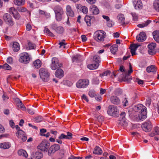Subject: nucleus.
<instances>
[{
  "mask_svg": "<svg viewBox=\"0 0 159 159\" xmlns=\"http://www.w3.org/2000/svg\"><path fill=\"white\" fill-rule=\"evenodd\" d=\"M134 110L136 112H139V119L143 120L147 117V110L146 107L142 104H139L134 107Z\"/></svg>",
  "mask_w": 159,
  "mask_h": 159,
  "instance_id": "obj_1",
  "label": "nucleus"
},
{
  "mask_svg": "<svg viewBox=\"0 0 159 159\" xmlns=\"http://www.w3.org/2000/svg\"><path fill=\"white\" fill-rule=\"evenodd\" d=\"M44 31L46 33L48 36L53 37L55 35L52 33L47 27H45L44 28Z\"/></svg>",
  "mask_w": 159,
  "mask_h": 159,
  "instance_id": "obj_35",
  "label": "nucleus"
},
{
  "mask_svg": "<svg viewBox=\"0 0 159 159\" xmlns=\"http://www.w3.org/2000/svg\"><path fill=\"white\" fill-rule=\"evenodd\" d=\"M114 24V23L112 20H110L107 23V26L109 27H112Z\"/></svg>",
  "mask_w": 159,
  "mask_h": 159,
  "instance_id": "obj_48",
  "label": "nucleus"
},
{
  "mask_svg": "<svg viewBox=\"0 0 159 159\" xmlns=\"http://www.w3.org/2000/svg\"><path fill=\"white\" fill-rule=\"evenodd\" d=\"M66 43H65L63 42H60L59 43V45H60L59 48H61V47L63 46L64 48H65V45H66Z\"/></svg>",
  "mask_w": 159,
  "mask_h": 159,
  "instance_id": "obj_58",
  "label": "nucleus"
},
{
  "mask_svg": "<svg viewBox=\"0 0 159 159\" xmlns=\"http://www.w3.org/2000/svg\"><path fill=\"white\" fill-rule=\"evenodd\" d=\"M146 39V35L145 32H140L139 35L136 37V39L139 42L144 41Z\"/></svg>",
  "mask_w": 159,
  "mask_h": 159,
  "instance_id": "obj_17",
  "label": "nucleus"
},
{
  "mask_svg": "<svg viewBox=\"0 0 159 159\" xmlns=\"http://www.w3.org/2000/svg\"><path fill=\"white\" fill-rule=\"evenodd\" d=\"M86 1L90 4H93L95 3L96 0H86Z\"/></svg>",
  "mask_w": 159,
  "mask_h": 159,
  "instance_id": "obj_63",
  "label": "nucleus"
},
{
  "mask_svg": "<svg viewBox=\"0 0 159 159\" xmlns=\"http://www.w3.org/2000/svg\"><path fill=\"white\" fill-rule=\"evenodd\" d=\"M14 3L15 5L18 6L23 5L25 3V0H14Z\"/></svg>",
  "mask_w": 159,
  "mask_h": 159,
  "instance_id": "obj_37",
  "label": "nucleus"
},
{
  "mask_svg": "<svg viewBox=\"0 0 159 159\" xmlns=\"http://www.w3.org/2000/svg\"><path fill=\"white\" fill-rule=\"evenodd\" d=\"M133 3L135 9L140 10L142 8L143 4L140 0H134Z\"/></svg>",
  "mask_w": 159,
  "mask_h": 159,
  "instance_id": "obj_18",
  "label": "nucleus"
},
{
  "mask_svg": "<svg viewBox=\"0 0 159 159\" xmlns=\"http://www.w3.org/2000/svg\"><path fill=\"white\" fill-rule=\"evenodd\" d=\"M120 117H121L122 119L121 120V122H123L124 123H126V119L125 118V112H122L120 114Z\"/></svg>",
  "mask_w": 159,
  "mask_h": 159,
  "instance_id": "obj_43",
  "label": "nucleus"
},
{
  "mask_svg": "<svg viewBox=\"0 0 159 159\" xmlns=\"http://www.w3.org/2000/svg\"><path fill=\"white\" fill-rule=\"evenodd\" d=\"M156 44L155 43H151L148 44V53L150 55L155 54L156 53V51L155 48L156 47Z\"/></svg>",
  "mask_w": 159,
  "mask_h": 159,
  "instance_id": "obj_16",
  "label": "nucleus"
},
{
  "mask_svg": "<svg viewBox=\"0 0 159 159\" xmlns=\"http://www.w3.org/2000/svg\"><path fill=\"white\" fill-rule=\"evenodd\" d=\"M88 95L91 98L95 97L96 96L95 91L93 90H90L89 92Z\"/></svg>",
  "mask_w": 159,
  "mask_h": 159,
  "instance_id": "obj_42",
  "label": "nucleus"
},
{
  "mask_svg": "<svg viewBox=\"0 0 159 159\" xmlns=\"http://www.w3.org/2000/svg\"><path fill=\"white\" fill-rule=\"evenodd\" d=\"M153 132V134L155 135L159 134V128L157 126L155 127Z\"/></svg>",
  "mask_w": 159,
  "mask_h": 159,
  "instance_id": "obj_44",
  "label": "nucleus"
},
{
  "mask_svg": "<svg viewBox=\"0 0 159 159\" xmlns=\"http://www.w3.org/2000/svg\"><path fill=\"white\" fill-rule=\"evenodd\" d=\"M91 18L90 16H86L84 18V20L86 22L87 26H90L91 25L90 21L91 20Z\"/></svg>",
  "mask_w": 159,
  "mask_h": 159,
  "instance_id": "obj_36",
  "label": "nucleus"
},
{
  "mask_svg": "<svg viewBox=\"0 0 159 159\" xmlns=\"http://www.w3.org/2000/svg\"><path fill=\"white\" fill-rule=\"evenodd\" d=\"M33 64L35 68H39L41 66V62L40 60L37 59L33 62Z\"/></svg>",
  "mask_w": 159,
  "mask_h": 159,
  "instance_id": "obj_33",
  "label": "nucleus"
},
{
  "mask_svg": "<svg viewBox=\"0 0 159 159\" xmlns=\"http://www.w3.org/2000/svg\"><path fill=\"white\" fill-rule=\"evenodd\" d=\"M9 12L13 15V17L16 19H19L20 17V14L13 7L10 8Z\"/></svg>",
  "mask_w": 159,
  "mask_h": 159,
  "instance_id": "obj_15",
  "label": "nucleus"
},
{
  "mask_svg": "<svg viewBox=\"0 0 159 159\" xmlns=\"http://www.w3.org/2000/svg\"><path fill=\"white\" fill-rule=\"evenodd\" d=\"M157 71L156 68L155 66L152 65L148 66L146 68V71L148 72H152L154 73L156 72Z\"/></svg>",
  "mask_w": 159,
  "mask_h": 159,
  "instance_id": "obj_24",
  "label": "nucleus"
},
{
  "mask_svg": "<svg viewBox=\"0 0 159 159\" xmlns=\"http://www.w3.org/2000/svg\"><path fill=\"white\" fill-rule=\"evenodd\" d=\"M157 31H154L152 33V35L154 40L157 42L159 43V36L157 34Z\"/></svg>",
  "mask_w": 159,
  "mask_h": 159,
  "instance_id": "obj_39",
  "label": "nucleus"
},
{
  "mask_svg": "<svg viewBox=\"0 0 159 159\" xmlns=\"http://www.w3.org/2000/svg\"><path fill=\"white\" fill-rule=\"evenodd\" d=\"M72 134L71 133L68 132L67 133V135H65L64 134H62L58 137V139H72Z\"/></svg>",
  "mask_w": 159,
  "mask_h": 159,
  "instance_id": "obj_20",
  "label": "nucleus"
},
{
  "mask_svg": "<svg viewBox=\"0 0 159 159\" xmlns=\"http://www.w3.org/2000/svg\"><path fill=\"white\" fill-rule=\"evenodd\" d=\"M27 111L28 113L31 115H33L34 114V110L32 109H27Z\"/></svg>",
  "mask_w": 159,
  "mask_h": 159,
  "instance_id": "obj_60",
  "label": "nucleus"
},
{
  "mask_svg": "<svg viewBox=\"0 0 159 159\" xmlns=\"http://www.w3.org/2000/svg\"><path fill=\"white\" fill-rule=\"evenodd\" d=\"M66 11L68 16L73 17L74 16V12L72 10L70 6L68 5L66 7Z\"/></svg>",
  "mask_w": 159,
  "mask_h": 159,
  "instance_id": "obj_22",
  "label": "nucleus"
},
{
  "mask_svg": "<svg viewBox=\"0 0 159 159\" xmlns=\"http://www.w3.org/2000/svg\"><path fill=\"white\" fill-rule=\"evenodd\" d=\"M60 149V146L58 144H54L51 146L48 150V154L49 156L53 153Z\"/></svg>",
  "mask_w": 159,
  "mask_h": 159,
  "instance_id": "obj_13",
  "label": "nucleus"
},
{
  "mask_svg": "<svg viewBox=\"0 0 159 159\" xmlns=\"http://www.w3.org/2000/svg\"><path fill=\"white\" fill-rule=\"evenodd\" d=\"M118 46L116 44H114L110 47L111 52L113 54H115L118 50Z\"/></svg>",
  "mask_w": 159,
  "mask_h": 159,
  "instance_id": "obj_31",
  "label": "nucleus"
},
{
  "mask_svg": "<svg viewBox=\"0 0 159 159\" xmlns=\"http://www.w3.org/2000/svg\"><path fill=\"white\" fill-rule=\"evenodd\" d=\"M110 101L112 103L115 105H118L120 102L119 98L116 96H113L110 98Z\"/></svg>",
  "mask_w": 159,
  "mask_h": 159,
  "instance_id": "obj_19",
  "label": "nucleus"
},
{
  "mask_svg": "<svg viewBox=\"0 0 159 159\" xmlns=\"http://www.w3.org/2000/svg\"><path fill=\"white\" fill-rule=\"evenodd\" d=\"M18 104H19V106L21 108H23V110H24L25 109V107L24 104L22 103L21 101L20 102L18 103Z\"/></svg>",
  "mask_w": 159,
  "mask_h": 159,
  "instance_id": "obj_61",
  "label": "nucleus"
},
{
  "mask_svg": "<svg viewBox=\"0 0 159 159\" xmlns=\"http://www.w3.org/2000/svg\"><path fill=\"white\" fill-rule=\"evenodd\" d=\"M16 135L18 138L21 139L23 142L25 141L27 139L25 133L22 130L17 131L16 133Z\"/></svg>",
  "mask_w": 159,
  "mask_h": 159,
  "instance_id": "obj_14",
  "label": "nucleus"
},
{
  "mask_svg": "<svg viewBox=\"0 0 159 159\" xmlns=\"http://www.w3.org/2000/svg\"><path fill=\"white\" fill-rule=\"evenodd\" d=\"M50 144L45 140L43 141L37 147V148L42 151H48Z\"/></svg>",
  "mask_w": 159,
  "mask_h": 159,
  "instance_id": "obj_7",
  "label": "nucleus"
},
{
  "mask_svg": "<svg viewBox=\"0 0 159 159\" xmlns=\"http://www.w3.org/2000/svg\"><path fill=\"white\" fill-rule=\"evenodd\" d=\"M81 98L82 99L86 101L87 102H88L89 100L85 95L84 94H83Z\"/></svg>",
  "mask_w": 159,
  "mask_h": 159,
  "instance_id": "obj_57",
  "label": "nucleus"
},
{
  "mask_svg": "<svg viewBox=\"0 0 159 159\" xmlns=\"http://www.w3.org/2000/svg\"><path fill=\"white\" fill-rule=\"evenodd\" d=\"M102 151L101 148L98 146H96L94 148L93 153L98 155H101L102 153Z\"/></svg>",
  "mask_w": 159,
  "mask_h": 159,
  "instance_id": "obj_29",
  "label": "nucleus"
},
{
  "mask_svg": "<svg viewBox=\"0 0 159 159\" xmlns=\"http://www.w3.org/2000/svg\"><path fill=\"white\" fill-rule=\"evenodd\" d=\"M90 10L94 15H97L99 13V9L95 5H92L90 7Z\"/></svg>",
  "mask_w": 159,
  "mask_h": 159,
  "instance_id": "obj_23",
  "label": "nucleus"
},
{
  "mask_svg": "<svg viewBox=\"0 0 159 159\" xmlns=\"http://www.w3.org/2000/svg\"><path fill=\"white\" fill-rule=\"evenodd\" d=\"M30 58L27 53H23L20 54V57L19 59L20 62L27 64L29 62Z\"/></svg>",
  "mask_w": 159,
  "mask_h": 159,
  "instance_id": "obj_10",
  "label": "nucleus"
},
{
  "mask_svg": "<svg viewBox=\"0 0 159 159\" xmlns=\"http://www.w3.org/2000/svg\"><path fill=\"white\" fill-rule=\"evenodd\" d=\"M52 29L54 30L57 34H62L64 32V28L61 26H58L57 24L53 23L51 25Z\"/></svg>",
  "mask_w": 159,
  "mask_h": 159,
  "instance_id": "obj_8",
  "label": "nucleus"
},
{
  "mask_svg": "<svg viewBox=\"0 0 159 159\" xmlns=\"http://www.w3.org/2000/svg\"><path fill=\"white\" fill-rule=\"evenodd\" d=\"M62 66V64L59 62L58 58L56 57H53L52 58L51 67L52 70H55L58 68H60Z\"/></svg>",
  "mask_w": 159,
  "mask_h": 159,
  "instance_id": "obj_6",
  "label": "nucleus"
},
{
  "mask_svg": "<svg viewBox=\"0 0 159 159\" xmlns=\"http://www.w3.org/2000/svg\"><path fill=\"white\" fill-rule=\"evenodd\" d=\"M107 112L111 116L116 117L119 115V112L117 107L115 106L111 105L108 106Z\"/></svg>",
  "mask_w": 159,
  "mask_h": 159,
  "instance_id": "obj_3",
  "label": "nucleus"
},
{
  "mask_svg": "<svg viewBox=\"0 0 159 159\" xmlns=\"http://www.w3.org/2000/svg\"><path fill=\"white\" fill-rule=\"evenodd\" d=\"M19 12H24L26 11V9L23 7H19L18 8Z\"/></svg>",
  "mask_w": 159,
  "mask_h": 159,
  "instance_id": "obj_54",
  "label": "nucleus"
},
{
  "mask_svg": "<svg viewBox=\"0 0 159 159\" xmlns=\"http://www.w3.org/2000/svg\"><path fill=\"white\" fill-rule=\"evenodd\" d=\"M89 83L88 80H80L77 82L76 85L79 88H84L89 84Z\"/></svg>",
  "mask_w": 159,
  "mask_h": 159,
  "instance_id": "obj_11",
  "label": "nucleus"
},
{
  "mask_svg": "<svg viewBox=\"0 0 159 159\" xmlns=\"http://www.w3.org/2000/svg\"><path fill=\"white\" fill-rule=\"evenodd\" d=\"M151 22V20H148L144 23L138 25L137 26L139 28H143L147 26Z\"/></svg>",
  "mask_w": 159,
  "mask_h": 159,
  "instance_id": "obj_34",
  "label": "nucleus"
},
{
  "mask_svg": "<svg viewBox=\"0 0 159 159\" xmlns=\"http://www.w3.org/2000/svg\"><path fill=\"white\" fill-rule=\"evenodd\" d=\"M11 147V144L9 142L4 143L0 144V148L4 149H8Z\"/></svg>",
  "mask_w": 159,
  "mask_h": 159,
  "instance_id": "obj_27",
  "label": "nucleus"
},
{
  "mask_svg": "<svg viewBox=\"0 0 159 159\" xmlns=\"http://www.w3.org/2000/svg\"><path fill=\"white\" fill-rule=\"evenodd\" d=\"M3 19L7 24L10 26H12L14 24L11 16L8 13H5L3 16Z\"/></svg>",
  "mask_w": 159,
  "mask_h": 159,
  "instance_id": "obj_9",
  "label": "nucleus"
},
{
  "mask_svg": "<svg viewBox=\"0 0 159 159\" xmlns=\"http://www.w3.org/2000/svg\"><path fill=\"white\" fill-rule=\"evenodd\" d=\"M142 127L144 131L148 132L151 130L152 125L150 121H147L142 124Z\"/></svg>",
  "mask_w": 159,
  "mask_h": 159,
  "instance_id": "obj_12",
  "label": "nucleus"
},
{
  "mask_svg": "<svg viewBox=\"0 0 159 159\" xmlns=\"http://www.w3.org/2000/svg\"><path fill=\"white\" fill-rule=\"evenodd\" d=\"M131 15L133 17V19L134 20H137L138 19V16L136 13H132Z\"/></svg>",
  "mask_w": 159,
  "mask_h": 159,
  "instance_id": "obj_51",
  "label": "nucleus"
},
{
  "mask_svg": "<svg viewBox=\"0 0 159 159\" xmlns=\"http://www.w3.org/2000/svg\"><path fill=\"white\" fill-rule=\"evenodd\" d=\"M117 19H118L121 25H125V17L123 15L121 14L117 16Z\"/></svg>",
  "mask_w": 159,
  "mask_h": 159,
  "instance_id": "obj_26",
  "label": "nucleus"
},
{
  "mask_svg": "<svg viewBox=\"0 0 159 159\" xmlns=\"http://www.w3.org/2000/svg\"><path fill=\"white\" fill-rule=\"evenodd\" d=\"M153 6L155 9L157 11H159V0H156L154 2Z\"/></svg>",
  "mask_w": 159,
  "mask_h": 159,
  "instance_id": "obj_38",
  "label": "nucleus"
},
{
  "mask_svg": "<svg viewBox=\"0 0 159 159\" xmlns=\"http://www.w3.org/2000/svg\"><path fill=\"white\" fill-rule=\"evenodd\" d=\"M7 62L10 64H12L13 63V59L11 57H9L7 59Z\"/></svg>",
  "mask_w": 159,
  "mask_h": 159,
  "instance_id": "obj_55",
  "label": "nucleus"
},
{
  "mask_svg": "<svg viewBox=\"0 0 159 159\" xmlns=\"http://www.w3.org/2000/svg\"><path fill=\"white\" fill-rule=\"evenodd\" d=\"M42 118L40 116H37L34 118V121L36 122H39L42 120Z\"/></svg>",
  "mask_w": 159,
  "mask_h": 159,
  "instance_id": "obj_49",
  "label": "nucleus"
},
{
  "mask_svg": "<svg viewBox=\"0 0 159 159\" xmlns=\"http://www.w3.org/2000/svg\"><path fill=\"white\" fill-rule=\"evenodd\" d=\"M33 156L36 159H40L43 157V154L41 152L37 151L33 153Z\"/></svg>",
  "mask_w": 159,
  "mask_h": 159,
  "instance_id": "obj_25",
  "label": "nucleus"
},
{
  "mask_svg": "<svg viewBox=\"0 0 159 159\" xmlns=\"http://www.w3.org/2000/svg\"><path fill=\"white\" fill-rule=\"evenodd\" d=\"M111 73V72L109 70H107L104 72L103 73H102V74H100V76L102 77L103 76H107L108 75L110 74Z\"/></svg>",
  "mask_w": 159,
  "mask_h": 159,
  "instance_id": "obj_46",
  "label": "nucleus"
},
{
  "mask_svg": "<svg viewBox=\"0 0 159 159\" xmlns=\"http://www.w3.org/2000/svg\"><path fill=\"white\" fill-rule=\"evenodd\" d=\"M93 60L95 63H98V64L100 62V57L97 55H95L93 57Z\"/></svg>",
  "mask_w": 159,
  "mask_h": 159,
  "instance_id": "obj_41",
  "label": "nucleus"
},
{
  "mask_svg": "<svg viewBox=\"0 0 159 159\" xmlns=\"http://www.w3.org/2000/svg\"><path fill=\"white\" fill-rule=\"evenodd\" d=\"M9 124L11 128H14L15 127V124L13 121L11 120L10 121Z\"/></svg>",
  "mask_w": 159,
  "mask_h": 159,
  "instance_id": "obj_56",
  "label": "nucleus"
},
{
  "mask_svg": "<svg viewBox=\"0 0 159 159\" xmlns=\"http://www.w3.org/2000/svg\"><path fill=\"white\" fill-rule=\"evenodd\" d=\"M81 38L82 39V41L83 42H85L87 40V38L85 35H82L81 36Z\"/></svg>",
  "mask_w": 159,
  "mask_h": 159,
  "instance_id": "obj_62",
  "label": "nucleus"
},
{
  "mask_svg": "<svg viewBox=\"0 0 159 159\" xmlns=\"http://www.w3.org/2000/svg\"><path fill=\"white\" fill-rule=\"evenodd\" d=\"M130 52L132 56H133L135 55V50L136 49L133 48V47H132L131 46H130Z\"/></svg>",
  "mask_w": 159,
  "mask_h": 159,
  "instance_id": "obj_50",
  "label": "nucleus"
},
{
  "mask_svg": "<svg viewBox=\"0 0 159 159\" xmlns=\"http://www.w3.org/2000/svg\"><path fill=\"white\" fill-rule=\"evenodd\" d=\"M55 75L57 77L61 79L64 76V72L62 69L59 68L56 70Z\"/></svg>",
  "mask_w": 159,
  "mask_h": 159,
  "instance_id": "obj_21",
  "label": "nucleus"
},
{
  "mask_svg": "<svg viewBox=\"0 0 159 159\" xmlns=\"http://www.w3.org/2000/svg\"><path fill=\"white\" fill-rule=\"evenodd\" d=\"M46 132L47 130L46 129H42L40 130V135L44 136V134H43L46 133Z\"/></svg>",
  "mask_w": 159,
  "mask_h": 159,
  "instance_id": "obj_52",
  "label": "nucleus"
},
{
  "mask_svg": "<svg viewBox=\"0 0 159 159\" xmlns=\"http://www.w3.org/2000/svg\"><path fill=\"white\" fill-rule=\"evenodd\" d=\"M34 44H33V43H30V42H28V43L27 46L26 47V49L27 50L32 49L34 48Z\"/></svg>",
  "mask_w": 159,
  "mask_h": 159,
  "instance_id": "obj_40",
  "label": "nucleus"
},
{
  "mask_svg": "<svg viewBox=\"0 0 159 159\" xmlns=\"http://www.w3.org/2000/svg\"><path fill=\"white\" fill-rule=\"evenodd\" d=\"M18 154L20 156H22L25 157L28 156V154L23 149L19 150L18 152Z\"/></svg>",
  "mask_w": 159,
  "mask_h": 159,
  "instance_id": "obj_28",
  "label": "nucleus"
},
{
  "mask_svg": "<svg viewBox=\"0 0 159 159\" xmlns=\"http://www.w3.org/2000/svg\"><path fill=\"white\" fill-rule=\"evenodd\" d=\"M40 77L44 82H47L49 80V74L48 71L44 68H41L39 70Z\"/></svg>",
  "mask_w": 159,
  "mask_h": 159,
  "instance_id": "obj_4",
  "label": "nucleus"
},
{
  "mask_svg": "<svg viewBox=\"0 0 159 159\" xmlns=\"http://www.w3.org/2000/svg\"><path fill=\"white\" fill-rule=\"evenodd\" d=\"M97 119L99 122H101L104 120V118L102 116H98L97 117Z\"/></svg>",
  "mask_w": 159,
  "mask_h": 159,
  "instance_id": "obj_53",
  "label": "nucleus"
},
{
  "mask_svg": "<svg viewBox=\"0 0 159 159\" xmlns=\"http://www.w3.org/2000/svg\"><path fill=\"white\" fill-rule=\"evenodd\" d=\"M106 36L105 32L103 30H99L95 33L94 37L97 42H100L104 41V39Z\"/></svg>",
  "mask_w": 159,
  "mask_h": 159,
  "instance_id": "obj_5",
  "label": "nucleus"
},
{
  "mask_svg": "<svg viewBox=\"0 0 159 159\" xmlns=\"http://www.w3.org/2000/svg\"><path fill=\"white\" fill-rule=\"evenodd\" d=\"M12 46L13 50L15 52H17L20 49L19 44L16 42H14Z\"/></svg>",
  "mask_w": 159,
  "mask_h": 159,
  "instance_id": "obj_32",
  "label": "nucleus"
},
{
  "mask_svg": "<svg viewBox=\"0 0 159 159\" xmlns=\"http://www.w3.org/2000/svg\"><path fill=\"white\" fill-rule=\"evenodd\" d=\"M3 68L7 70H10L11 69V67L8 64L5 63L2 65Z\"/></svg>",
  "mask_w": 159,
  "mask_h": 159,
  "instance_id": "obj_45",
  "label": "nucleus"
},
{
  "mask_svg": "<svg viewBox=\"0 0 159 159\" xmlns=\"http://www.w3.org/2000/svg\"><path fill=\"white\" fill-rule=\"evenodd\" d=\"M99 64L98 63H95L94 64H89L88 65V68L90 70L96 69L98 68Z\"/></svg>",
  "mask_w": 159,
  "mask_h": 159,
  "instance_id": "obj_30",
  "label": "nucleus"
},
{
  "mask_svg": "<svg viewBox=\"0 0 159 159\" xmlns=\"http://www.w3.org/2000/svg\"><path fill=\"white\" fill-rule=\"evenodd\" d=\"M82 11L84 14H86L87 13L88 10V8L85 6H82L81 7Z\"/></svg>",
  "mask_w": 159,
  "mask_h": 159,
  "instance_id": "obj_47",
  "label": "nucleus"
},
{
  "mask_svg": "<svg viewBox=\"0 0 159 159\" xmlns=\"http://www.w3.org/2000/svg\"><path fill=\"white\" fill-rule=\"evenodd\" d=\"M26 30L28 31H30L32 29V26L30 24H28L26 26Z\"/></svg>",
  "mask_w": 159,
  "mask_h": 159,
  "instance_id": "obj_64",
  "label": "nucleus"
},
{
  "mask_svg": "<svg viewBox=\"0 0 159 159\" xmlns=\"http://www.w3.org/2000/svg\"><path fill=\"white\" fill-rule=\"evenodd\" d=\"M123 103L124 104V106H126L128 105V102L126 98H125L124 99L123 101Z\"/></svg>",
  "mask_w": 159,
  "mask_h": 159,
  "instance_id": "obj_59",
  "label": "nucleus"
},
{
  "mask_svg": "<svg viewBox=\"0 0 159 159\" xmlns=\"http://www.w3.org/2000/svg\"><path fill=\"white\" fill-rule=\"evenodd\" d=\"M56 20L58 21H61L62 18V15L64 14L62 8L60 6H56L54 8Z\"/></svg>",
  "mask_w": 159,
  "mask_h": 159,
  "instance_id": "obj_2",
  "label": "nucleus"
}]
</instances>
